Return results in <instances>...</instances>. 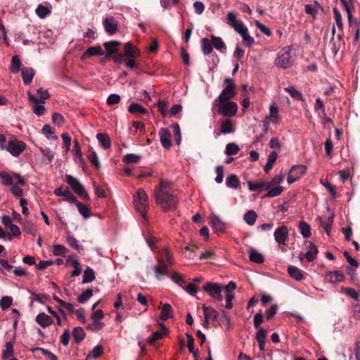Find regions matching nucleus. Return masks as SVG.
Listing matches in <instances>:
<instances>
[{
  "label": "nucleus",
  "instance_id": "obj_40",
  "mask_svg": "<svg viewBox=\"0 0 360 360\" xmlns=\"http://www.w3.org/2000/svg\"><path fill=\"white\" fill-rule=\"evenodd\" d=\"M277 157L278 154L276 151H273L270 153L268 157L267 162L264 167V170L266 173L269 172V171L271 169L274 164L276 161Z\"/></svg>",
  "mask_w": 360,
  "mask_h": 360
},
{
  "label": "nucleus",
  "instance_id": "obj_3",
  "mask_svg": "<svg viewBox=\"0 0 360 360\" xmlns=\"http://www.w3.org/2000/svg\"><path fill=\"white\" fill-rule=\"evenodd\" d=\"M1 183L4 186H10L12 193L20 197L22 195V190L18 186L25 185V179L17 173L8 174L7 172H0Z\"/></svg>",
  "mask_w": 360,
  "mask_h": 360
},
{
  "label": "nucleus",
  "instance_id": "obj_4",
  "mask_svg": "<svg viewBox=\"0 0 360 360\" xmlns=\"http://www.w3.org/2000/svg\"><path fill=\"white\" fill-rule=\"evenodd\" d=\"M295 51L292 46L283 48L278 53L275 59L276 66L283 69L290 68L295 62Z\"/></svg>",
  "mask_w": 360,
  "mask_h": 360
},
{
  "label": "nucleus",
  "instance_id": "obj_11",
  "mask_svg": "<svg viewBox=\"0 0 360 360\" xmlns=\"http://www.w3.org/2000/svg\"><path fill=\"white\" fill-rule=\"evenodd\" d=\"M235 30L242 37L245 46L250 47L255 43V39L252 37L248 30V28L244 26V24H231Z\"/></svg>",
  "mask_w": 360,
  "mask_h": 360
},
{
  "label": "nucleus",
  "instance_id": "obj_26",
  "mask_svg": "<svg viewBox=\"0 0 360 360\" xmlns=\"http://www.w3.org/2000/svg\"><path fill=\"white\" fill-rule=\"evenodd\" d=\"M22 80L25 84H30L34 76V70L32 68H24L21 70Z\"/></svg>",
  "mask_w": 360,
  "mask_h": 360
},
{
  "label": "nucleus",
  "instance_id": "obj_51",
  "mask_svg": "<svg viewBox=\"0 0 360 360\" xmlns=\"http://www.w3.org/2000/svg\"><path fill=\"white\" fill-rule=\"evenodd\" d=\"M92 295L93 290L91 288H88L78 297V302L79 303H84L89 299H90L92 297Z\"/></svg>",
  "mask_w": 360,
  "mask_h": 360
},
{
  "label": "nucleus",
  "instance_id": "obj_23",
  "mask_svg": "<svg viewBox=\"0 0 360 360\" xmlns=\"http://www.w3.org/2000/svg\"><path fill=\"white\" fill-rule=\"evenodd\" d=\"M317 220L319 221L320 226L326 231L327 235L329 236L330 228L333 223V216L331 215L327 219H323L322 217H319Z\"/></svg>",
  "mask_w": 360,
  "mask_h": 360
},
{
  "label": "nucleus",
  "instance_id": "obj_33",
  "mask_svg": "<svg viewBox=\"0 0 360 360\" xmlns=\"http://www.w3.org/2000/svg\"><path fill=\"white\" fill-rule=\"evenodd\" d=\"M120 44V42L118 41H111L108 42H105L103 46L107 52V57L110 55L115 53L117 51V46Z\"/></svg>",
  "mask_w": 360,
  "mask_h": 360
},
{
  "label": "nucleus",
  "instance_id": "obj_1",
  "mask_svg": "<svg viewBox=\"0 0 360 360\" xmlns=\"http://www.w3.org/2000/svg\"><path fill=\"white\" fill-rule=\"evenodd\" d=\"M172 183L167 179H160V184L154 189V197L158 205L165 212L176 209L178 198L170 192Z\"/></svg>",
  "mask_w": 360,
  "mask_h": 360
},
{
  "label": "nucleus",
  "instance_id": "obj_50",
  "mask_svg": "<svg viewBox=\"0 0 360 360\" xmlns=\"http://www.w3.org/2000/svg\"><path fill=\"white\" fill-rule=\"evenodd\" d=\"M140 160L141 157L139 155L133 153L127 154L123 158V161L126 164L137 163L139 162Z\"/></svg>",
  "mask_w": 360,
  "mask_h": 360
},
{
  "label": "nucleus",
  "instance_id": "obj_43",
  "mask_svg": "<svg viewBox=\"0 0 360 360\" xmlns=\"http://www.w3.org/2000/svg\"><path fill=\"white\" fill-rule=\"evenodd\" d=\"M284 91L288 92L292 98L300 101H303L304 98L300 91H299L295 86H290L285 87Z\"/></svg>",
  "mask_w": 360,
  "mask_h": 360
},
{
  "label": "nucleus",
  "instance_id": "obj_32",
  "mask_svg": "<svg viewBox=\"0 0 360 360\" xmlns=\"http://www.w3.org/2000/svg\"><path fill=\"white\" fill-rule=\"evenodd\" d=\"M74 160L77 164H83L84 158L82 157V153L79 143L77 140L74 141Z\"/></svg>",
  "mask_w": 360,
  "mask_h": 360
},
{
  "label": "nucleus",
  "instance_id": "obj_39",
  "mask_svg": "<svg viewBox=\"0 0 360 360\" xmlns=\"http://www.w3.org/2000/svg\"><path fill=\"white\" fill-rule=\"evenodd\" d=\"M202 51L204 55H209L212 52V42L207 38H203L201 40Z\"/></svg>",
  "mask_w": 360,
  "mask_h": 360
},
{
  "label": "nucleus",
  "instance_id": "obj_30",
  "mask_svg": "<svg viewBox=\"0 0 360 360\" xmlns=\"http://www.w3.org/2000/svg\"><path fill=\"white\" fill-rule=\"evenodd\" d=\"M288 272L290 277L300 281L304 278L303 272L301 269L295 266H290L288 268Z\"/></svg>",
  "mask_w": 360,
  "mask_h": 360
},
{
  "label": "nucleus",
  "instance_id": "obj_41",
  "mask_svg": "<svg viewBox=\"0 0 360 360\" xmlns=\"http://www.w3.org/2000/svg\"><path fill=\"white\" fill-rule=\"evenodd\" d=\"M240 181L235 174H231L226 179V184L229 188L236 189L239 186Z\"/></svg>",
  "mask_w": 360,
  "mask_h": 360
},
{
  "label": "nucleus",
  "instance_id": "obj_16",
  "mask_svg": "<svg viewBox=\"0 0 360 360\" xmlns=\"http://www.w3.org/2000/svg\"><path fill=\"white\" fill-rule=\"evenodd\" d=\"M27 97L29 101L33 104V112L37 115H44L46 108L44 105L39 104L41 101L30 92H27Z\"/></svg>",
  "mask_w": 360,
  "mask_h": 360
},
{
  "label": "nucleus",
  "instance_id": "obj_20",
  "mask_svg": "<svg viewBox=\"0 0 360 360\" xmlns=\"http://www.w3.org/2000/svg\"><path fill=\"white\" fill-rule=\"evenodd\" d=\"M344 278V274L340 271H328L326 275V280L330 283L342 282Z\"/></svg>",
  "mask_w": 360,
  "mask_h": 360
},
{
  "label": "nucleus",
  "instance_id": "obj_53",
  "mask_svg": "<svg viewBox=\"0 0 360 360\" xmlns=\"http://www.w3.org/2000/svg\"><path fill=\"white\" fill-rule=\"evenodd\" d=\"M161 115L164 117L169 116V111L167 110L168 103L165 101H159L157 103Z\"/></svg>",
  "mask_w": 360,
  "mask_h": 360
},
{
  "label": "nucleus",
  "instance_id": "obj_12",
  "mask_svg": "<svg viewBox=\"0 0 360 360\" xmlns=\"http://www.w3.org/2000/svg\"><path fill=\"white\" fill-rule=\"evenodd\" d=\"M25 145L23 142L17 140L10 141L6 150L13 156L18 157L25 150Z\"/></svg>",
  "mask_w": 360,
  "mask_h": 360
},
{
  "label": "nucleus",
  "instance_id": "obj_17",
  "mask_svg": "<svg viewBox=\"0 0 360 360\" xmlns=\"http://www.w3.org/2000/svg\"><path fill=\"white\" fill-rule=\"evenodd\" d=\"M54 194L58 196H63L65 200L71 203L77 202L76 197L70 192L68 188H63V187L57 188L53 191Z\"/></svg>",
  "mask_w": 360,
  "mask_h": 360
},
{
  "label": "nucleus",
  "instance_id": "obj_8",
  "mask_svg": "<svg viewBox=\"0 0 360 360\" xmlns=\"http://www.w3.org/2000/svg\"><path fill=\"white\" fill-rule=\"evenodd\" d=\"M224 82L226 86L217 98V101H219V103H225L228 101L236 94L233 80L230 78H226L225 79Z\"/></svg>",
  "mask_w": 360,
  "mask_h": 360
},
{
  "label": "nucleus",
  "instance_id": "obj_42",
  "mask_svg": "<svg viewBox=\"0 0 360 360\" xmlns=\"http://www.w3.org/2000/svg\"><path fill=\"white\" fill-rule=\"evenodd\" d=\"M72 337L76 343L80 342L85 337V333L82 327H76L72 331Z\"/></svg>",
  "mask_w": 360,
  "mask_h": 360
},
{
  "label": "nucleus",
  "instance_id": "obj_9",
  "mask_svg": "<svg viewBox=\"0 0 360 360\" xmlns=\"http://www.w3.org/2000/svg\"><path fill=\"white\" fill-rule=\"evenodd\" d=\"M238 110V105L233 101H227L226 103H220L218 105L217 112L224 117H233Z\"/></svg>",
  "mask_w": 360,
  "mask_h": 360
},
{
  "label": "nucleus",
  "instance_id": "obj_22",
  "mask_svg": "<svg viewBox=\"0 0 360 360\" xmlns=\"http://www.w3.org/2000/svg\"><path fill=\"white\" fill-rule=\"evenodd\" d=\"M104 51L101 46H91L86 49V51L82 55V59L87 57L103 56Z\"/></svg>",
  "mask_w": 360,
  "mask_h": 360
},
{
  "label": "nucleus",
  "instance_id": "obj_10",
  "mask_svg": "<svg viewBox=\"0 0 360 360\" xmlns=\"http://www.w3.org/2000/svg\"><path fill=\"white\" fill-rule=\"evenodd\" d=\"M307 172V167L303 165H293L290 171L288 176L287 181L289 184H291L300 179Z\"/></svg>",
  "mask_w": 360,
  "mask_h": 360
},
{
  "label": "nucleus",
  "instance_id": "obj_45",
  "mask_svg": "<svg viewBox=\"0 0 360 360\" xmlns=\"http://www.w3.org/2000/svg\"><path fill=\"white\" fill-rule=\"evenodd\" d=\"M74 203L76 204L79 212L81 214V215L83 216L84 218L88 219L90 217V210L86 205L77 200Z\"/></svg>",
  "mask_w": 360,
  "mask_h": 360
},
{
  "label": "nucleus",
  "instance_id": "obj_64",
  "mask_svg": "<svg viewBox=\"0 0 360 360\" xmlns=\"http://www.w3.org/2000/svg\"><path fill=\"white\" fill-rule=\"evenodd\" d=\"M103 323L97 320H93V321L89 324V329L92 331H98L103 327Z\"/></svg>",
  "mask_w": 360,
  "mask_h": 360
},
{
  "label": "nucleus",
  "instance_id": "obj_38",
  "mask_svg": "<svg viewBox=\"0 0 360 360\" xmlns=\"http://www.w3.org/2000/svg\"><path fill=\"white\" fill-rule=\"evenodd\" d=\"M128 110L130 113L135 115H143L146 112V108L137 103H132L129 106Z\"/></svg>",
  "mask_w": 360,
  "mask_h": 360
},
{
  "label": "nucleus",
  "instance_id": "obj_34",
  "mask_svg": "<svg viewBox=\"0 0 360 360\" xmlns=\"http://www.w3.org/2000/svg\"><path fill=\"white\" fill-rule=\"evenodd\" d=\"M161 326L162 331H156L153 333L152 336L148 339V342L149 344H153L156 340L162 338L165 335H167L169 333L167 328L165 326H164L162 324H161Z\"/></svg>",
  "mask_w": 360,
  "mask_h": 360
},
{
  "label": "nucleus",
  "instance_id": "obj_56",
  "mask_svg": "<svg viewBox=\"0 0 360 360\" xmlns=\"http://www.w3.org/2000/svg\"><path fill=\"white\" fill-rule=\"evenodd\" d=\"M67 243L69 244L70 246L75 248L77 251H80L83 250V248L78 244L77 240L74 238L73 236H68L66 238Z\"/></svg>",
  "mask_w": 360,
  "mask_h": 360
},
{
  "label": "nucleus",
  "instance_id": "obj_58",
  "mask_svg": "<svg viewBox=\"0 0 360 360\" xmlns=\"http://www.w3.org/2000/svg\"><path fill=\"white\" fill-rule=\"evenodd\" d=\"M52 121L54 124L58 127H60L64 124L65 119L64 117L58 112H54L52 116Z\"/></svg>",
  "mask_w": 360,
  "mask_h": 360
},
{
  "label": "nucleus",
  "instance_id": "obj_52",
  "mask_svg": "<svg viewBox=\"0 0 360 360\" xmlns=\"http://www.w3.org/2000/svg\"><path fill=\"white\" fill-rule=\"evenodd\" d=\"M12 302H13V299H12L11 297L4 296L0 300V307L3 310H6V309H8L11 306Z\"/></svg>",
  "mask_w": 360,
  "mask_h": 360
},
{
  "label": "nucleus",
  "instance_id": "obj_24",
  "mask_svg": "<svg viewBox=\"0 0 360 360\" xmlns=\"http://www.w3.org/2000/svg\"><path fill=\"white\" fill-rule=\"evenodd\" d=\"M140 51L139 49L133 46L131 42H127L124 44V56H128L131 58H134L139 56Z\"/></svg>",
  "mask_w": 360,
  "mask_h": 360
},
{
  "label": "nucleus",
  "instance_id": "obj_61",
  "mask_svg": "<svg viewBox=\"0 0 360 360\" xmlns=\"http://www.w3.org/2000/svg\"><path fill=\"white\" fill-rule=\"evenodd\" d=\"M283 187L277 186L276 188L269 189L265 197L274 198L279 195L283 191Z\"/></svg>",
  "mask_w": 360,
  "mask_h": 360
},
{
  "label": "nucleus",
  "instance_id": "obj_6",
  "mask_svg": "<svg viewBox=\"0 0 360 360\" xmlns=\"http://www.w3.org/2000/svg\"><path fill=\"white\" fill-rule=\"evenodd\" d=\"M226 288L221 284L207 282L203 286V290L213 299L221 301L223 300L222 292H224V288Z\"/></svg>",
  "mask_w": 360,
  "mask_h": 360
},
{
  "label": "nucleus",
  "instance_id": "obj_54",
  "mask_svg": "<svg viewBox=\"0 0 360 360\" xmlns=\"http://www.w3.org/2000/svg\"><path fill=\"white\" fill-rule=\"evenodd\" d=\"M23 231L28 234L34 236L36 233V228L31 221H25L22 224Z\"/></svg>",
  "mask_w": 360,
  "mask_h": 360
},
{
  "label": "nucleus",
  "instance_id": "obj_19",
  "mask_svg": "<svg viewBox=\"0 0 360 360\" xmlns=\"http://www.w3.org/2000/svg\"><path fill=\"white\" fill-rule=\"evenodd\" d=\"M271 123H278L280 121V116L278 114V108L275 103H273L269 106V115L266 118Z\"/></svg>",
  "mask_w": 360,
  "mask_h": 360
},
{
  "label": "nucleus",
  "instance_id": "obj_13",
  "mask_svg": "<svg viewBox=\"0 0 360 360\" xmlns=\"http://www.w3.org/2000/svg\"><path fill=\"white\" fill-rule=\"evenodd\" d=\"M203 314L205 316L203 326L207 327L208 325L213 323L217 319L219 313L212 307L202 306Z\"/></svg>",
  "mask_w": 360,
  "mask_h": 360
},
{
  "label": "nucleus",
  "instance_id": "obj_14",
  "mask_svg": "<svg viewBox=\"0 0 360 360\" xmlns=\"http://www.w3.org/2000/svg\"><path fill=\"white\" fill-rule=\"evenodd\" d=\"M288 234L287 226H279L274 231V239L278 245H285L288 238Z\"/></svg>",
  "mask_w": 360,
  "mask_h": 360
},
{
  "label": "nucleus",
  "instance_id": "obj_28",
  "mask_svg": "<svg viewBox=\"0 0 360 360\" xmlns=\"http://www.w3.org/2000/svg\"><path fill=\"white\" fill-rule=\"evenodd\" d=\"M212 46L219 52L225 53L226 51V46L225 43L223 41L221 38L216 37L214 35H211L210 37Z\"/></svg>",
  "mask_w": 360,
  "mask_h": 360
},
{
  "label": "nucleus",
  "instance_id": "obj_31",
  "mask_svg": "<svg viewBox=\"0 0 360 360\" xmlns=\"http://www.w3.org/2000/svg\"><path fill=\"white\" fill-rule=\"evenodd\" d=\"M248 253L250 261L257 264H261L264 262V257L262 255L253 248H250Z\"/></svg>",
  "mask_w": 360,
  "mask_h": 360
},
{
  "label": "nucleus",
  "instance_id": "obj_18",
  "mask_svg": "<svg viewBox=\"0 0 360 360\" xmlns=\"http://www.w3.org/2000/svg\"><path fill=\"white\" fill-rule=\"evenodd\" d=\"M159 136L162 146L165 148L169 149L172 146L170 141L171 134L169 130L167 128H161L159 131Z\"/></svg>",
  "mask_w": 360,
  "mask_h": 360
},
{
  "label": "nucleus",
  "instance_id": "obj_49",
  "mask_svg": "<svg viewBox=\"0 0 360 360\" xmlns=\"http://www.w3.org/2000/svg\"><path fill=\"white\" fill-rule=\"evenodd\" d=\"M239 150V146L234 143H229L226 146L225 153L227 155H236Z\"/></svg>",
  "mask_w": 360,
  "mask_h": 360
},
{
  "label": "nucleus",
  "instance_id": "obj_62",
  "mask_svg": "<svg viewBox=\"0 0 360 360\" xmlns=\"http://www.w3.org/2000/svg\"><path fill=\"white\" fill-rule=\"evenodd\" d=\"M103 353V349L101 345L96 346L91 353L88 355V357L97 358Z\"/></svg>",
  "mask_w": 360,
  "mask_h": 360
},
{
  "label": "nucleus",
  "instance_id": "obj_47",
  "mask_svg": "<svg viewBox=\"0 0 360 360\" xmlns=\"http://www.w3.org/2000/svg\"><path fill=\"white\" fill-rule=\"evenodd\" d=\"M21 61L18 56H13L11 60L10 71L12 73H18L20 70Z\"/></svg>",
  "mask_w": 360,
  "mask_h": 360
},
{
  "label": "nucleus",
  "instance_id": "obj_57",
  "mask_svg": "<svg viewBox=\"0 0 360 360\" xmlns=\"http://www.w3.org/2000/svg\"><path fill=\"white\" fill-rule=\"evenodd\" d=\"M41 131L44 135L48 139H57L58 137L56 136H52L53 134V132L51 128V127L48 124H45L43 126L41 129Z\"/></svg>",
  "mask_w": 360,
  "mask_h": 360
},
{
  "label": "nucleus",
  "instance_id": "obj_55",
  "mask_svg": "<svg viewBox=\"0 0 360 360\" xmlns=\"http://www.w3.org/2000/svg\"><path fill=\"white\" fill-rule=\"evenodd\" d=\"M41 155L46 158L49 162H51L54 157L53 151L49 148H39Z\"/></svg>",
  "mask_w": 360,
  "mask_h": 360
},
{
  "label": "nucleus",
  "instance_id": "obj_5",
  "mask_svg": "<svg viewBox=\"0 0 360 360\" xmlns=\"http://www.w3.org/2000/svg\"><path fill=\"white\" fill-rule=\"evenodd\" d=\"M134 205L137 212L146 220V210L148 207V197L143 188H139L134 195Z\"/></svg>",
  "mask_w": 360,
  "mask_h": 360
},
{
  "label": "nucleus",
  "instance_id": "obj_35",
  "mask_svg": "<svg viewBox=\"0 0 360 360\" xmlns=\"http://www.w3.org/2000/svg\"><path fill=\"white\" fill-rule=\"evenodd\" d=\"M95 278V272L93 269L87 267L84 271L82 283L83 284L91 283Z\"/></svg>",
  "mask_w": 360,
  "mask_h": 360
},
{
  "label": "nucleus",
  "instance_id": "obj_7",
  "mask_svg": "<svg viewBox=\"0 0 360 360\" xmlns=\"http://www.w3.org/2000/svg\"><path fill=\"white\" fill-rule=\"evenodd\" d=\"M66 182L71 186L72 189L80 197L84 199H89V195L86 192L84 186L80 181L70 174L65 176Z\"/></svg>",
  "mask_w": 360,
  "mask_h": 360
},
{
  "label": "nucleus",
  "instance_id": "obj_2",
  "mask_svg": "<svg viewBox=\"0 0 360 360\" xmlns=\"http://www.w3.org/2000/svg\"><path fill=\"white\" fill-rule=\"evenodd\" d=\"M158 264L153 268L155 275L157 279L160 280L162 276H169L172 280L178 283L179 281H183V276L178 273L169 274L168 266L172 265L174 262L173 257L169 253L167 248H164L158 253Z\"/></svg>",
  "mask_w": 360,
  "mask_h": 360
},
{
  "label": "nucleus",
  "instance_id": "obj_44",
  "mask_svg": "<svg viewBox=\"0 0 360 360\" xmlns=\"http://www.w3.org/2000/svg\"><path fill=\"white\" fill-rule=\"evenodd\" d=\"M35 12L40 18L43 19L51 13V8L39 4L36 8Z\"/></svg>",
  "mask_w": 360,
  "mask_h": 360
},
{
  "label": "nucleus",
  "instance_id": "obj_15",
  "mask_svg": "<svg viewBox=\"0 0 360 360\" xmlns=\"http://www.w3.org/2000/svg\"><path fill=\"white\" fill-rule=\"evenodd\" d=\"M210 224L217 233H224L226 229L223 220L215 214L210 216Z\"/></svg>",
  "mask_w": 360,
  "mask_h": 360
},
{
  "label": "nucleus",
  "instance_id": "obj_60",
  "mask_svg": "<svg viewBox=\"0 0 360 360\" xmlns=\"http://www.w3.org/2000/svg\"><path fill=\"white\" fill-rule=\"evenodd\" d=\"M68 252L67 248L62 245H54L53 246V253L55 255H63Z\"/></svg>",
  "mask_w": 360,
  "mask_h": 360
},
{
  "label": "nucleus",
  "instance_id": "obj_27",
  "mask_svg": "<svg viewBox=\"0 0 360 360\" xmlns=\"http://www.w3.org/2000/svg\"><path fill=\"white\" fill-rule=\"evenodd\" d=\"M86 156L89 162L96 169H98L101 167V163L98 155L92 148H90L88 150L86 153Z\"/></svg>",
  "mask_w": 360,
  "mask_h": 360
},
{
  "label": "nucleus",
  "instance_id": "obj_63",
  "mask_svg": "<svg viewBox=\"0 0 360 360\" xmlns=\"http://www.w3.org/2000/svg\"><path fill=\"white\" fill-rule=\"evenodd\" d=\"M120 101V96L116 94H111L107 98L106 102L108 105L117 104Z\"/></svg>",
  "mask_w": 360,
  "mask_h": 360
},
{
  "label": "nucleus",
  "instance_id": "obj_48",
  "mask_svg": "<svg viewBox=\"0 0 360 360\" xmlns=\"http://www.w3.org/2000/svg\"><path fill=\"white\" fill-rule=\"evenodd\" d=\"M299 229L300 230L302 236L304 238H309L311 236L310 226L304 221H302L300 222Z\"/></svg>",
  "mask_w": 360,
  "mask_h": 360
},
{
  "label": "nucleus",
  "instance_id": "obj_29",
  "mask_svg": "<svg viewBox=\"0 0 360 360\" xmlns=\"http://www.w3.org/2000/svg\"><path fill=\"white\" fill-rule=\"evenodd\" d=\"M234 131V127L231 120L226 119L221 122L220 132L226 134Z\"/></svg>",
  "mask_w": 360,
  "mask_h": 360
},
{
  "label": "nucleus",
  "instance_id": "obj_59",
  "mask_svg": "<svg viewBox=\"0 0 360 360\" xmlns=\"http://www.w3.org/2000/svg\"><path fill=\"white\" fill-rule=\"evenodd\" d=\"M187 340H188V347L190 353H191L194 356H196L197 352L194 349V338L193 336L189 334H186Z\"/></svg>",
  "mask_w": 360,
  "mask_h": 360
},
{
  "label": "nucleus",
  "instance_id": "obj_37",
  "mask_svg": "<svg viewBox=\"0 0 360 360\" xmlns=\"http://www.w3.org/2000/svg\"><path fill=\"white\" fill-rule=\"evenodd\" d=\"M257 214L254 210H249L245 213L243 219L249 226H253L255 224Z\"/></svg>",
  "mask_w": 360,
  "mask_h": 360
},
{
  "label": "nucleus",
  "instance_id": "obj_36",
  "mask_svg": "<svg viewBox=\"0 0 360 360\" xmlns=\"http://www.w3.org/2000/svg\"><path fill=\"white\" fill-rule=\"evenodd\" d=\"M161 310L160 319L162 321H165L172 316V307L169 304H164L161 307Z\"/></svg>",
  "mask_w": 360,
  "mask_h": 360
},
{
  "label": "nucleus",
  "instance_id": "obj_46",
  "mask_svg": "<svg viewBox=\"0 0 360 360\" xmlns=\"http://www.w3.org/2000/svg\"><path fill=\"white\" fill-rule=\"evenodd\" d=\"M317 253L318 249L314 244L310 243L309 250L304 254V257L309 262H312L316 258Z\"/></svg>",
  "mask_w": 360,
  "mask_h": 360
},
{
  "label": "nucleus",
  "instance_id": "obj_21",
  "mask_svg": "<svg viewBox=\"0 0 360 360\" xmlns=\"http://www.w3.org/2000/svg\"><path fill=\"white\" fill-rule=\"evenodd\" d=\"M36 322L42 328H46L52 324L53 319L45 313L39 314L35 319Z\"/></svg>",
  "mask_w": 360,
  "mask_h": 360
},
{
  "label": "nucleus",
  "instance_id": "obj_25",
  "mask_svg": "<svg viewBox=\"0 0 360 360\" xmlns=\"http://www.w3.org/2000/svg\"><path fill=\"white\" fill-rule=\"evenodd\" d=\"M96 139L99 142L100 146L105 150H108L111 147V141L107 134L98 133Z\"/></svg>",
  "mask_w": 360,
  "mask_h": 360
}]
</instances>
